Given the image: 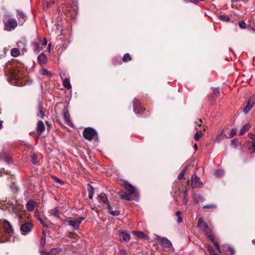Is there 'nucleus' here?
<instances>
[{
	"instance_id": "obj_1",
	"label": "nucleus",
	"mask_w": 255,
	"mask_h": 255,
	"mask_svg": "<svg viewBox=\"0 0 255 255\" xmlns=\"http://www.w3.org/2000/svg\"><path fill=\"white\" fill-rule=\"evenodd\" d=\"M125 188L127 190L126 192H124L123 194L120 195V197L122 199H125L127 201H131L132 198L131 195L135 194V188L129 183H126L125 184Z\"/></svg>"
},
{
	"instance_id": "obj_2",
	"label": "nucleus",
	"mask_w": 255,
	"mask_h": 255,
	"mask_svg": "<svg viewBox=\"0 0 255 255\" xmlns=\"http://www.w3.org/2000/svg\"><path fill=\"white\" fill-rule=\"evenodd\" d=\"M197 227L198 228L203 227L202 230L205 236L209 239L211 241L214 239V236L212 234L211 230L209 228L207 223H205L203 219L201 218H199L198 223L197 224Z\"/></svg>"
},
{
	"instance_id": "obj_3",
	"label": "nucleus",
	"mask_w": 255,
	"mask_h": 255,
	"mask_svg": "<svg viewBox=\"0 0 255 255\" xmlns=\"http://www.w3.org/2000/svg\"><path fill=\"white\" fill-rule=\"evenodd\" d=\"M83 134L84 137L89 141L97 137V131L94 128L90 127L85 128Z\"/></svg>"
},
{
	"instance_id": "obj_4",
	"label": "nucleus",
	"mask_w": 255,
	"mask_h": 255,
	"mask_svg": "<svg viewBox=\"0 0 255 255\" xmlns=\"http://www.w3.org/2000/svg\"><path fill=\"white\" fill-rule=\"evenodd\" d=\"M4 29L7 31L13 30L17 26V20L14 18H9L4 21Z\"/></svg>"
},
{
	"instance_id": "obj_5",
	"label": "nucleus",
	"mask_w": 255,
	"mask_h": 255,
	"mask_svg": "<svg viewBox=\"0 0 255 255\" xmlns=\"http://www.w3.org/2000/svg\"><path fill=\"white\" fill-rule=\"evenodd\" d=\"M155 239L159 243L161 247L165 248V249L168 250L172 247L171 242L166 238L157 236Z\"/></svg>"
},
{
	"instance_id": "obj_6",
	"label": "nucleus",
	"mask_w": 255,
	"mask_h": 255,
	"mask_svg": "<svg viewBox=\"0 0 255 255\" xmlns=\"http://www.w3.org/2000/svg\"><path fill=\"white\" fill-rule=\"evenodd\" d=\"M133 108L134 113L136 114H141L145 110V109L140 106L139 101L136 98H134L133 101Z\"/></svg>"
},
{
	"instance_id": "obj_7",
	"label": "nucleus",
	"mask_w": 255,
	"mask_h": 255,
	"mask_svg": "<svg viewBox=\"0 0 255 255\" xmlns=\"http://www.w3.org/2000/svg\"><path fill=\"white\" fill-rule=\"evenodd\" d=\"M84 217H80L73 220H67V222L69 226L72 227L74 229H77L81 222L84 220Z\"/></svg>"
},
{
	"instance_id": "obj_8",
	"label": "nucleus",
	"mask_w": 255,
	"mask_h": 255,
	"mask_svg": "<svg viewBox=\"0 0 255 255\" xmlns=\"http://www.w3.org/2000/svg\"><path fill=\"white\" fill-rule=\"evenodd\" d=\"M202 183L200 179L198 177L196 174H193L192 176L191 185L194 188L201 187Z\"/></svg>"
},
{
	"instance_id": "obj_9",
	"label": "nucleus",
	"mask_w": 255,
	"mask_h": 255,
	"mask_svg": "<svg viewBox=\"0 0 255 255\" xmlns=\"http://www.w3.org/2000/svg\"><path fill=\"white\" fill-rule=\"evenodd\" d=\"M32 228V225L30 223L27 222L21 226L20 231L22 235H25L31 231Z\"/></svg>"
},
{
	"instance_id": "obj_10",
	"label": "nucleus",
	"mask_w": 255,
	"mask_h": 255,
	"mask_svg": "<svg viewBox=\"0 0 255 255\" xmlns=\"http://www.w3.org/2000/svg\"><path fill=\"white\" fill-rule=\"evenodd\" d=\"M255 104V98L254 97H250L248 101L247 105L244 109L243 112L245 114H247L253 108Z\"/></svg>"
},
{
	"instance_id": "obj_11",
	"label": "nucleus",
	"mask_w": 255,
	"mask_h": 255,
	"mask_svg": "<svg viewBox=\"0 0 255 255\" xmlns=\"http://www.w3.org/2000/svg\"><path fill=\"white\" fill-rule=\"evenodd\" d=\"M63 117L66 123L70 126L72 125V123L70 120V115L68 112V109L65 107L64 108L63 112Z\"/></svg>"
},
{
	"instance_id": "obj_12",
	"label": "nucleus",
	"mask_w": 255,
	"mask_h": 255,
	"mask_svg": "<svg viewBox=\"0 0 255 255\" xmlns=\"http://www.w3.org/2000/svg\"><path fill=\"white\" fill-rule=\"evenodd\" d=\"M227 135L224 133L223 130H221L219 131L216 137L215 142L220 143L226 137Z\"/></svg>"
},
{
	"instance_id": "obj_13",
	"label": "nucleus",
	"mask_w": 255,
	"mask_h": 255,
	"mask_svg": "<svg viewBox=\"0 0 255 255\" xmlns=\"http://www.w3.org/2000/svg\"><path fill=\"white\" fill-rule=\"evenodd\" d=\"M17 17L19 19V22L21 21V24H22L26 19V15L21 10H17Z\"/></svg>"
},
{
	"instance_id": "obj_14",
	"label": "nucleus",
	"mask_w": 255,
	"mask_h": 255,
	"mask_svg": "<svg viewBox=\"0 0 255 255\" xmlns=\"http://www.w3.org/2000/svg\"><path fill=\"white\" fill-rule=\"evenodd\" d=\"M98 198L99 201L100 202L106 204L107 205V207H108L109 205H110L108 200V198L105 193H102L100 194H99L98 195Z\"/></svg>"
},
{
	"instance_id": "obj_15",
	"label": "nucleus",
	"mask_w": 255,
	"mask_h": 255,
	"mask_svg": "<svg viewBox=\"0 0 255 255\" xmlns=\"http://www.w3.org/2000/svg\"><path fill=\"white\" fill-rule=\"evenodd\" d=\"M37 60L40 65H42L45 64L47 61L46 55L41 53L37 57Z\"/></svg>"
},
{
	"instance_id": "obj_16",
	"label": "nucleus",
	"mask_w": 255,
	"mask_h": 255,
	"mask_svg": "<svg viewBox=\"0 0 255 255\" xmlns=\"http://www.w3.org/2000/svg\"><path fill=\"white\" fill-rule=\"evenodd\" d=\"M3 226L4 229V231L6 233L8 234L12 232V226L7 220H5L3 222Z\"/></svg>"
},
{
	"instance_id": "obj_17",
	"label": "nucleus",
	"mask_w": 255,
	"mask_h": 255,
	"mask_svg": "<svg viewBox=\"0 0 255 255\" xmlns=\"http://www.w3.org/2000/svg\"><path fill=\"white\" fill-rule=\"evenodd\" d=\"M35 206V202L32 200L28 201L26 204V209L29 211H32L34 210Z\"/></svg>"
},
{
	"instance_id": "obj_18",
	"label": "nucleus",
	"mask_w": 255,
	"mask_h": 255,
	"mask_svg": "<svg viewBox=\"0 0 255 255\" xmlns=\"http://www.w3.org/2000/svg\"><path fill=\"white\" fill-rule=\"evenodd\" d=\"M119 238L121 241L127 242L129 240L130 236L126 232H121L119 233Z\"/></svg>"
},
{
	"instance_id": "obj_19",
	"label": "nucleus",
	"mask_w": 255,
	"mask_h": 255,
	"mask_svg": "<svg viewBox=\"0 0 255 255\" xmlns=\"http://www.w3.org/2000/svg\"><path fill=\"white\" fill-rule=\"evenodd\" d=\"M59 207L58 206H56L55 207H54L53 209L50 210L49 212V214L57 218H59Z\"/></svg>"
},
{
	"instance_id": "obj_20",
	"label": "nucleus",
	"mask_w": 255,
	"mask_h": 255,
	"mask_svg": "<svg viewBox=\"0 0 255 255\" xmlns=\"http://www.w3.org/2000/svg\"><path fill=\"white\" fill-rule=\"evenodd\" d=\"M32 46L33 50L36 53H38L40 52V51L42 49V47H40L39 43L36 41H33L32 43Z\"/></svg>"
},
{
	"instance_id": "obj_21",
	"label": "nucleus",
	"mask_w": 255,
	"mask_h": 255,
	"mask_svg": "<svg viewBox=\"0 0 255 255\" xmlns=\"http://www.w3.org/2000/svg\"><path fill=\"white\" fill-rule=\"evenodd\" d=\"M36 130L40 134L45 130V126L43 122L39 121L37 122Z\"/></svg>"
},
{
	"instance_id": "obj_22",
	"label": "nucleus",
	"mask_w": 255,
	"mask_h": 255,
	"mask_svg": "<svg viewBox=\"0 0 255 255\" xmlns=\"http://www.w3.org/2000/svg\"><path fill=\"white\" fill-rule=\"evenodd\" d=\"M0 160H3L7 163L11 161V158L9 157H7L6 154L3 151L0 153Z\"/></svg>"
},
{
	"instance_id": "obj_23",
	"label": "nucleus",
	"mask_w": 255,
	"mask_h": 255,
	"mask_svg": "<svg viewBox=\"0 0 255 255\" xmlns=\"http://www.w3.org/2000/svg\"><path fill=\"white\" fill-rule=\"evenodd\" d=\"M251 126L249 124H246L240 130V135H243L247 131H248Z\"/></svg>"
},
{
	"instance_id": "obj_24",
	"label": "nucleus",
	"mask_w": 255,
	"mask_h": 255,
	"mask_svg": "<svg viewBox=\"0 0 255 255\" xmlns=\"http://www.w3.org/2000/svg\"><path fill=\"white\" fill-rule=\"evenodd\" d=\"M8 205L6 207V208L11 213H15V205L13 203L9 202L7 203Z\"/></svg>"
},
{
	"instance_id": "obj_25",
	"label": "nucleus",
	"mask_w": 255,
	"mask_h": 255,
	"mask_svg": "<svg viewBox=\"0 0 255 255\" xmlns=\"http://www.w3.org/2000/svg\"><path fill=\"white\" fill-rule=\"evenodd\" d=\"M63 85L65 88L68 89H71L72 88L69 78H65L63 80Z\"/></svg>"
},
{
	"instance_id": "obj_26",
	"label": "nucleus",
	"mask_w": 255,
	"mask_h": 255,
	"mask_svg": "<svg viewBox=\"0 0 255 255\" xmlns=\"http://www.w3.org/2000/svg\"><path fill=\"white\" fill-rule=\"evenodd\" d=\"M107 208L109 213L113 216H117L120 214V211L119 210L112 211V208L111 205H109Z\"/></svg>"
},
{
	"instance_id": "obj_27",
	"label": "nucleus",
	"mask_w": 255,
	"mask_h": 255,
	"mask_svg": "<svg viewBox=\"0 0 255 255\" xmlns=\"http://www.w3.org/2000/svg\"><path fill=\"white\" fill-rule=\"evenodd\" d=\"M17 47L19 50H21L23 52H26V49L25 48V45L22 41H19L17 43Z\"/></svg>"
},
{
	"instance_id": "obj_28",
	"label": "nucleus",
	"mask_w": 255,
	"mask_h": 255,
	"mask_svg": "<svg viewBox=\"0 0 255 255\" xmlns=\"http://www.w3.org/2000/svg\"><path fill=\"white\" fill-rule=\"evenodd\" d=\"M10 53L12 56L17 57L20 54V51L18 48H12L10 51Z\"/></svg>"
},
{
	"instance_id": "obj_29",
	"label": "nucleus",
	"mask_w": 255,
	"mask_h": 255,
	"mask_svg": "<svg viewBox=\"0 0 255 255\" xmlns=\"http://www.w3.org/2000/svg\"><path fill=\"white\" fill-rule=\"evenodd\" d=\"M237 129L235 128H232L230 133L227 134L226 137L227 138H232L234 136H235L237 133Z\"/></svg>"
},
{
	"instance_id": "obj_30",
	"label": "nucleus",
	"mask_w": 255,
	"mask_h": 255,
	"mask_svg": "<svg viewBox=\"0 0 255 255\" xmlns=\"http://www.w3.org/2000/svg\"><path fill=\"white\" fill-rule=\"evenodd\" d=\"M39 113L37 114V116L43 119L44 117V114L42 111V104H40L38 108Z\"/></svg>"
},
{
	"instance_id": "obj_31",
	"label": "nucleus",
	"mask_w": 255,
	"mask_h": 255,
	"mask_svg": "<svg viewBox=\"0 0 255 255\" xmlns=\"http://www.w3.org/2000/svg\"><path fill=\"white\" fill-rule=\"evenodd\" d=\"M61 251L59 248H53L49 251V255H56Z\"/></svg>"
},
{
	"instance_id": "obj_32",
	"label": "nucleus",
	"mask_w": 255,
	"mask_h": 255,
	"mask_svg": "<svg viewBox=\"0 0 255 255\" xmlns=\"http://www.w3.org/2000/svg\"><path fill=\"white\" fill-rule=\"evenodd\" d=\"M43 236L42 237L40 240V246L43 248L46 243V235L44 231L42 232Z\"/></svg>"
},
{
	"instance_id": "obj_33",
	"label": "nucleus",
	"mask_w": 255,
	"mask_h": 255,
	"mask_svg": "<svg viewBox=\"0 0 255 255\" xmlns=\"http://www.w3.org/2000/svg\"><path fill=\"white\" fill-rule=\"evenodd\" d=\"M219 18L220 20L224 21H230L231 20V18L229 16L226 14H222L219 16Z\"/></svg>"
},
{
	"instance_id": "obj_34",
	"label": "nucleus",
	"mask_w": 255,
	"mask_h": 255,
	"mask_svg": "<svg viewBox=\"0 0 255 255\" xmlns=\"http://www.w3.org/2000/svg\"><path fill=\"white\" fill-rule=\"evenodd\" d=\"M224 174V171L223 169H219L215 172V175L218 177H221Z\"/></svg>"
},
{
	"instance_id": "obj_35",
	"label": "nucleus",
	"mask_w": 255,
	"mask_h": 255,
	"mask_svg": "<svg viewBox=\"0 0 255 255\" xmlns=\"http://www.w3.org/2000/svg\"><path fill=\"white\" fill-rule=\"evenodd\" d=\"M35 216L36 217L38 220H39L40 223L43 225V227H47V225L44 223L42 219L40 217L38 213L35 214Z\"/></svg>"
},
{
	"instance_id": "obj_36",
	"label": "nucleus",
	"mask_w": 255,
	"mask_h": 255,
	"mask_svg": "<svg viewBox=\"0 0 255 255\" xmlns=\"http://www.w3.org/2000/svg\"><path fill=\"white\" fill-rule=\"evenodd\" d=\"M131 60V58L129 54L126 53L123 57V61L125 62H128Z\"/></svg>"
},
{
	"instance_id": "obj_37",
	"label": "nucleus",
	"mask_w": 255,
	"mask_h": 255,
	"mask_svg": "<svg viewBox=\"0 0 255 255\" xmlns=\"http://www.w3.org/2000/svg\"><path fill=\"white\" fill-rule=\"evenodd\" d=\"M39 73L42 75L48 76L51 74L50 72L47 69L42 68L40 71Z\"/></svg>"
},
{
	"instance_id": "obj_38",
	"label": "nucleus",
	"mask_w": 255,
	"mask_h": 255,
	"mask_svg": "<svg viewBox=\"0 0 255 255\" xmlns=\"http://www.w3.org/2000/svg\"><path fill=\"white\" fill-rule=\"evenodd\" d=\"M202 136V133L201 130H199L196 132L194 136V138L195 140H198L199 138Z\"/></svg>"
},
{
	"instance_id": "obj_39",
	"label": "nucleus",
	"mask_w": 255,
	"mask_h": 255,
	"mask_svg": "<svg viewBox=\"0 0 255 255\" xmlns=\"http://www.w3.org/2000/svg\"><path fill=\"white\" fill-rule=\"evenodd\" d=\"M187 167L186 166L184 168V169L181 171V172L179 173V174L178 175V179L179 180H180L181 179L184 175V174L185 173V171H186L187 170Z\"/></svg>"
},
{
	"instance_id": "obj_40",
	"label": "nucleus",
	"mask_w": 255,
	"mask_h": 255,
	"mask_svg": "<svg viewBox=\"0 0 255 255\" xmlns=\"http://www.w3.org/2000/svg\"><path fill=\"white\" fill-rule=\"evenodd\" d=\"M194 200L195 202L198 203L203 200V197L199 195L195 194L194 196Z\"/></svg>"
},
{
	"instance_id": "obj_41",
	"label": "nucleus",
	"mask_w": 255,
	"mask_h": 255,
	"mask_svg": "<svg viewBox=\"0 0 255 255\" xmlns=\"http://www.w3.org/2000/svg\"><path fill=\"white\" fill-rule=\"evenodd\" d=\"M217 205L214 204H207L203 206L204 209H215Z\"/></svg>"
},
{
	"instance_id": "obj_42",
	"label": "nucleus",
	"mask_w": 255,
	"mask_h": 255,
	"mask_svg": "<svg viewBox=\"0 0 255 255\" xmlns=\"http://www.w3.org/2000/svg\"><path fill=\"white\" fill-rule=\"evenodd\" d=\"M206 248L210 255L214 254V249L213 247L210 245H207Z\"/></svg>"
},
{
	"instance_id": "obj_43",
	"label": "nucleus",
	"mask_w": 255,
	"mask_h": 255,
	"mask_svg": "<svg viewBox=\"0 0 255 255\" xmlns=\"http://www.w3.org/2000/svg\"><path fill=\"white\" fill-rule=\"evenodd\" d=\"M239 25L241 28L244 29L246 27L247 24L244 21L242 20V21H239Z\"/></svg>"
},
{
	"instance_id": "obj_44",
	"label": "nucleus",
	"mask_w": 255,
	"mask_h": 255,
	"mask_svg": "<svg viewBox=\"0 0 255 255\" xmlns=\"http://www.w3.org/2000/svg\"><path fill=\"white\" fill-rule=\"evenodd\" d=\"M213 92L216 97H218L220 95V91L219 88H214L213 89Z\"/></svg>"
},
{
	"instance_id": "obj_45",
	"label": "nucleus",
	"mask_w": 255,
	"mask_h": 255,
	"mask_svg": "<svg viewBox=\"0 0 255 255\" xmlns=\"http://www.w3.org/2000/svg\"><path fill=\"white\" fill-rule=\"evenodd\" d=\"M228 251L229 252V255H234L235 253V250L232 246H228Z\"/></svg>"
},
{
	"instance_id": "obj_46",
	"label": "nucleus",
	"mask_w": 255,
	"mask_h": 255,
	"mask_svg": "<svg viewBox=\"0 0 255 255\" xmlns=\"http://www.w3.org/2000/svg\"><path fill=\"white\" fill-rule=\"evenodd\" d=\"M87 190L89 193H94L93 187L89 184H88Z\"/></svg>"
},
{
	"instance_id": "obj_47",
	"label": "nucleus",
	"mask_w": 255,
	"mask_h": 255,
	"mask_svg": "<svg viewBox=\"0 0 255 255\" xmlns=\"http://www.w3.org/2000/svg\"><path fill=\"white\" fill-rule=\"evenodd\" d=\"M231 145L234 147H237L238 145V140L236 139H233L231 141Z\"/></svg>"
},
{
	"instance_id": "obj_48",
	"label": "nucleus",
	"mask_w": 255,
	"mask_h": 255,
	"mask_svg": "<svg viewBox=\"0 0 255 255\" xmlns=\"http://www.w3.org/2000/svg\"><path fill=\"white\" fill-rule=\"evenodd\" d=\"M212 242L213 243V244H214L215 246L216 247V249L218 250V251L219 252H220V247H219V244H218V243L215 241V239H214L213 241H212Z\"/></svg>"
},
{
	"instance_id": "obj_49",
	"label": "nucleus",
	"mask_w": 255,
	"mask_h": 255,
	"mask_svg": "<svg viewBox=\"0 0 255 255\" xmlns=\"http://www.w3.org/2000/svg\"><path fill=\"white\" fill-rule=\"evenodd\" d=\"M53 179L57 183H60L61 184H63L64 183V182L61 179L56 176H54Z\"/></svg>"
},
{
	"instance_id": "obj_50",
	"label": "nucleus",
	"mask_w": 255,
	"mask_h": 255,
	"mask_svg": "<svg viewBox=\"0 0 255 255\" xmlns=\"http://www.w3.org/2000/svg\"><path fill=\"white\" fill-rule=\"evenodd\" d=\"M36 159H37V157H36V155H35V154H33L32 155V160H31V162L33 163V164H35L36 163Z\"/></svg>"
},
{
	"instance_id": "obj_51",
	"label": "nucleus",
	"mask_w": 255,
	"mask_h": 255,
	"mask_svg": "<svg viewBox=\"0 0 255 255\" xmlns=\"http://www.w3.org/2000/svg\"><path fill=\"white\" fill-rule=\"evenodd\" d=\"M136 234L137 237L140 238H143L144 236V234L141 232H137Z\"/></svg>"
},
{
	"instance_id": "obj_52",
	"label": "nucleus",
	"mask_w": 255,
	"mask_h": 255,
	"mask_svg": "<svg viewBox=\"0 0 255 255\" xmlns=\"http://www.w3.org/2000/svg\"><path fill=\"white\" fill-rule=\"evenodd\" d=\"M40 253L41 255H49V252H47L43 250H40Z\"/></svg>"
},
{
	"instance_id": "obj_53",
	"label": "nucleus",
	"mask_w": 255,
	"mask_h": 255,
	"mask_svg": "<svg viewBox=\"0 0 255 255\" xmlns=\"http://www.w3.org/2000/svg\"><path fill=\"white\" fill-rule=\"evenodd\" d=\"M249 137L252 139H255V135L254 133L251 132H249L248 134Z\"/></svg>"
},
{
	"instance_id": "obj_54",
	"label": "nucleus",
	"mask_w": 255,
	"mask_h": 255,
	"mask_svg": "<svg viewBox=\"0 0 255 255\" xmlns=\"http://www.w3.org/2000/svg\"><path fill=\"white\" fill-rule=\"evenodd\" d=\"M47 42L46 39L45 38H43L42 40V45L45 46L47 45Z\"/></svg>"
},
{
	"instance_id": "obj_55",
	"label": "nucleus",
	"mask_w": 255,
	"mask_h": 255,
	"mask_svg": "<svg viewBox=\"0 0 255 255\" xmlns=\"http://www.w3.org/2000/svg\"><path fill=\"white\" fill-rule=\"evenodd\" d=\"M121 255H128V254L125 250H121Z\"/></svg>"
},
{
	"instance_id": "obj_56",
	"label": "nucleus",
	"mask_w": 255,
	"mask_h": 255,
	"mask_svg": "<svg viewBox=\"0 0 255 255\" xmlns=\"http://www.w3.org/2000/svg\"><path fill=\"white\" fill-rule=\"evenodd\" d=\"M182 221H183V220L181 216L178 217V220H177V222L178 224H180L182 222Z\"/></svg>"
},
{
	"instance_id": "obj_57",
	"label": "nucleus",
	"mask_w": 255,
	"mask_h": 255,
	"mask_svg": "<svg viewBox=\"0 0 255 255\" xmlns=\"http://www.w3.org/2000/svg\"><path fill=\"white\" fill-rule=\"evenodd\" d=\"M94 193H89V198L92 199L93 197Z\"/></svg>"
},
{
	"instance_id": "obj_58",
	"label": "nucleus",
	"mask_w": 255,
	"mask_h": 255,
	"mask_svg": "<svg viewBox=\"0 0 255 255\" xmlns=\"http://www.w3.org/2000/svg\"><path fill=\"white\" fill-rule=\"evenodd\" d=\"M187 192H188V190L187 189H185L183 192L184 193V197H187Z\"/></svg>"
},
{
	"instance_id": "obj_59",
	"label": "nucleus",
	"mask_w": 255,
	"mask_h": 255,
	"mask_svg": "<svg viewBox=\"0 0 255 255\" xmlns=\"http://www.w3.org/2000/svg\"><path fill=\"white\" fill-rule=\"evenodd\" d=\"M181 212L180 211L176 212L175 215L177 217H180Z\"/></svg>"
},
{
	"instance_id": "obj_60",
	"label": "nucleus",
	"mask_w": 255,
	"mask_h": 255,
	"mask_svg": "<svg viewBox=\"0 0 255 255\" xmlns=\"http://www.w3.org/2000/svg\"><path fill=\"white\" fill-rule=\"evenodd\" d=\"M183 201H184V203L186 204L187 202V197H184L183 198Z\"/></svg>"
},
{
	"instance_id": "obj_61",
	"label": "nucleus",
	"mask_w": 255,
	"mask_h": 255,
	"mask_svg": "<svg viewBox=\"0 0 255 255\" xmlns=\"http://www.w3.org/2000/svg\"><path fill=\"white\" fill-rule=\"evenodd\" d=\"M74 14H76L77 13V6H75L74 7Z\"/></svg>"
},
{
	"instance_id": "obj_62",
	"label": "nucleus",
	"mask_w": 255,
	"mask_h": 255,
	"mask_svg": "<svg viewBox=\"0 0 255 255\" xmlns=\"http://www.w3.org/2000/svg\"><path fill=\"white\" fill-rule=\"evenodd\" d=\"M201 123H202V121H201V120H200L199 121V122H197V124L198 125H199V126H200V124H201Z\"/></svg>"
},
{
	"instance_id": "obj_63",
	"label": "nucleus",
	"mask_w": 255,
	"mask_h": 255,
	"mask_svg": "<svg viewBox=\"0 0 255 255\" xmlns=\"http://www.w3.org/2000/svg\"><path fill=\"white\" fill-rule=\"evenodd\" d=\"M13 78L15 79H18L19 78V77H17V76L16 75H13Z\"/></svg>"
},
{
	"instance_id": "obj_64",
	"label": "nucleus",
	"mask_w": 255,
	"mask_h": 255,
	"mask_svg": "<svg viewBox=\"0 0 255 255\" xmlns=\"http://www.w3.org/2000/svg\"><path fill=\"white\" fill-rule=\"evenodd\" d=\"M251 30L254 32L255 33V29L254 28H251Z\"/></svg>"
}]
</instances>
